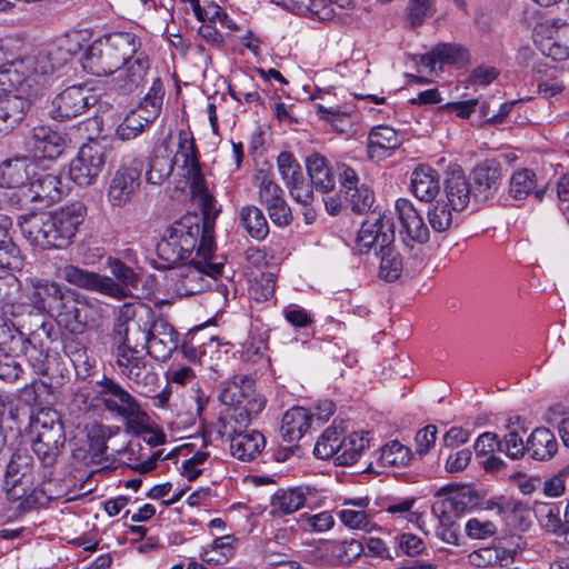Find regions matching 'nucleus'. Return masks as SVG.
Masks as SVG:
<instances>
[{"instance_id": "1", "label": "nucleus", "mask_w": 569, "mask_h": 569, "mask_svg": "<svg viewBox=\"0 0 569 569\" xmlns=\"http://www.w3.org/2000/svg\"><path fill=\"white\" fill-rule=\"evenodd\" d=\"M179 157L190 181L192 198L198 202L202 217L183 216L164 231L157 244V254L169 268L193 258L194 254L207 256L211 252L214 247V221L220 213L202 174L194 140L184 131L179 133L177 161Z\"/></svg>"}, {"instance_id": "2", "label": "nucleus", "mask_w": 569, "mask_h": 569, "mask_svg": "<svg viewBox=\"0 0 569 569\" xmlns=\"http://www.w3.org/2000/svg\"><path fill=\"white\" fill-rule=\"evenodd\" d=\"M60 47L24 46L12 38L0 39V137L12 132L26 118L36 87L60 66Z\"/></svg>"}, {"instance_id": "3", "label": "nucleus", "mask_w": 569, "mask_h": 569, "mask_svg": "<svg viewBox=\"0 0 569 569\" xmlns=\"http://www.w3.org/2000/svg\"><path fill=\"white\" fill-rule=\"evenodd\" d=\"M87 214V207L74 201L53 212H30L19 216L23 237L42 249H63L71 243Z\"/></svg>"}, {"instance_id": "4", "label": "nucleus", "mask_w": 569, "mask_h": 569, "mask_svg": "<svg viewBox=\"0 0 569 569\" xmlns=\"http://www.w3.org/2000/svg\"><path fill=\"white\" fill-rule=\"evenodd\" d=\"M107 267L112 277L81 269L73 264H64L57 269V277L82 289L122 300L137 288L139 276L132 268L118 258H108Z\"/></svg>"}, {"instance_id": "5", "label": "nucleus", "mask_w": 569, "mask_h": 569, "mask_svg": "<svg viewBox=\"0 0 569 569\" xmlns=\"http://www.w3.org/2000/svg\"><path fill=\"white\" fill-rule=\"evenodd\" d=\"M32 450L38 458V483L56 480L59 458L66 447L64 427L56 410L41 409L31 417Z\"/></svg>"}, {"instance_id": "6", "label": "nucleus", "mask_w": 569, "mask_h": 569, "mask_svg": "<svg viewBox=\"0 0 569 569\" xmlns=\"http://www.w3.org/2000/svg\"><path fill=\"white\" fill-rule=\"evenodd\" d=\"M99 387L97 398L108 412L123 419L128 433L141 436L151 432L149 415L129 391L109 378L100 381Z\"/></svg>"}, {"instance_id": "7", "label": "nucleus", "mask_w": 569, "mask_h": 569, "mask_svg": "<svg viewBox=\"0 0 569 569\" xmlns=\"http://www.w3.org/2000/svg\"><path fill=\"white\" fill-rule=\"evenodd\" d=\"M254 380L248 376L229 379L220 395V401L232 407L230 418L239 426L247 427L264 408L266 399L254 388Z\"/></svg>"}, {"instance_id": "8", "label": "nucleus", "mask_w": 569, "mask_h": 569, "mask_svg": "<svg viewBox=\"0 0 569 569\" xmlns=\"http://www.w3.org/2000/svg\"><path fill=\"white\" fill-rule=\"evenodd\" d=\"M152 313L146 306L121 309L112 330L117 348L147 349Z\"/></svg>"}, {"instance_id": "9", "label": "nucleus", "mask_w": 569, "mask_h": 569, "mask_svg": "<svg viewBox=\"0 0 569 569\" xmlns=\"http://www.w3.org/2000/svg\"><path fill=\"white\" fill-rule=\"evenodd\" d=\"M38 467L34 468L32 458L27 452L17 451L12 455L6 471L7 496L10 500H19L26 495V489L19 493L18 486L30 483L34 491L39 490L48 498H52L51 483H38Z\"/></svg>"}, {"instance_id": "10", "label": "nucleus", "mask_w": 569, "mask_h": 569, "mask_svg": "<svg viewBox=\"0 0 569 569\" xmlns=\"http://www.w3.org/2000/svg\"><path fill=\"white\" fill-rule=\"evenodd\" d=\"M388 232H391V221L386 214H379L372 218V222L367 220L362 223L358 233V241L363 247L370 248L379 243L380 248L377 252L380 259L379 277L387 282L390 281L391 274V239Z\"/></svg>"}, {"instance_id": "11", "label": "nucleus", "mask_w": 569, "mask_h": 569, "mask_svg": "<svg viewBox=\"0 0 569 569\" xmlns=\"http://www.w3.org/2000/svg\"><path fill=\"white\" fill-rule=\"evenodd\" d=\"M143 162L133 159L129 163H122L114 172L108 188V201L113 207H124L138 193L141 186Z\"/></svg>"}, {"instance_id": "12", "label": "nucleus", "mask_w": 569, "mask_h": 569, "mask_svg": "<svg viewBox=\"0 0 569 569\" xmlns=\"http://www.w3.org/2000/svg\"><path fill=\"white\" fill-rule=\"evenodd\" d=\"M106 163V152L98 142L83 144L69 167L70 179L80 187H88L98 180Z\"/></svg>"}, {"instance_id": "13", "label": "nucleus", "mask_w": 569, "mask_h": 569, "mask_svg": "<svg viewBox=\"0 0 569 569\" xmlns=\"http://www.w3.org/2000/svg\"><path fill=\"white\" fill-rule=\"evenodd\" d=\"M99 316L98 306L81 295L68 293L63 309L58 312L59 323L72 335L82 333Z\"/></svg>"}, {"instance_id": "14", "label": "nucleus", "mask_w": 569, "mask_h": 569, "mask_svg": "<svg viewBox=\"0 0 569 569\" xmlns=\"http://www.w3.org/2000/svg\"><path fill=\"white\" fill-rule=\"evenodd\" d=\"M340 193L343 196L346 206L352 212L362 214L367 212L373 202V194L365 184H359L357 172L349 166L338 164Z\"/></svg>"}, {"instance_id": "15", "label": "nucleus", "mask_w": 569, "mask_h": 569, "mask_svg": "<svg viewBox=\"0 0 569 569\" xmlns=\"http://www.w3.org/2000/svg\"><path fill=\"white\" fill-rule=\"evenodd\" d=\"M27 146L34 158L53 160L63 153L67 139L50 126L38 124L29 131Z\"/></svg>"}, {"instance_id": "16", "label": "nucleus", "mask_w": 569, "mask_h": 569, "mask_svg": "<svg viewBox=\"0 0 569 569\" xmlns=\"http://www.w3.org/2000/svg\"><path fill=\"white\" fill-rule=\"evenodd\" d=\"M395 211L401 240L410 246L412 242L423 243L429 239V229L422 216L408 199L396 201Z\"/></svg>"}, {"instance_id": "17", "label": "nucleus", "mask_w": 569, "mask_h": 569, "mask_svg": "<svg viewBox=\"0 0 569 569\" xmlns=\"http://www.w3.org/2000/svg\"><path fill=\"white\" fill-rule=\"evenodd\" d=\"M82 86H71L57 94L51 102L49 116L57 121H63L82 114L90 106L92 96Z\"/></svg>"}, {"instance_id": "18", "label": "nucleus", "mask_w": 569, "mask_h": 569, "mask_svg": "<svg viewBox=\"0 0 569 569\" xmlns=\"http://www.w3.org/2000/svg\"><path fill=\"white\" fill-rule=\"evenodd\" d=\"M538 36L536 43L542 54L557 61L569 59V23L552 21L542 24Z\"/></svg>"}, {"instance_id": "19", "label": "nucleus", "mask_w": 569, "mask_h": 569, "mask_svg": "<svg viewBox=\"0 0 569 569\" xmlns=\"http://www.w3.org/2000/svg\"><path fill=\"white\" fill-rule=\"evenodd\" d=\"M69 292L64 291L57 282L36 280L31 281L27 298L38 311L54 316L63 309V302Z\"/></svg>"}, {"instance_id": "20", "label": "nucleus", "mask_w": 569, "mask_h": 569, "mask_svg": "<svg viewBox=\"0 0 569 569\" xmlns=\"http://www.w3.org/2000/svg\"><path fill=\"white\" fill-rule=\"evenodd\" d=\"M471 176L473 200L479 203L493 199L502 186V168L495 159L479 163Z\"/></svg>"}, {"instance_id": "21", "label": "nucleus", "mask_w": 569, "mask_h": 569, "mask_svg": "<svg viewBox=\"0 0 569 569\" xmlns=\"http://www.w3.org/2000/svg\"><path fill=\"white\" fill-rule=\"evenodd\" d=\"M147 353L159 361H166L178 348V332L163 318L152 313Z\"/></svg>"}, {"instance_id": "22", "label": "nucleus", "mask_w": 569, "mask_h": 569, "mask_svg": "<svg viewBox=\"0 0 569 569\" xmlns=\"http://www.w3.org/2000/svg\"><path fill=\"white\" fill-rule=\"evenodd\" d=\"M466 507L465 498L460 496L448 497L433 503L432 513L440 522L437 535L441 540L448 543L458 542V533L452 527Z\"/></svg>"}, {"instance_id": "23", "label": "nucleus", "mask_w": 569, "mask_h": 569, "mask_svg": "<svg viewBox=\"0 0 569 569\" xmlns=\"http://www.w3.org/2000/svg\"><path fill=\"white\" fill-rule=\"evenodd\" d=\"M82 68L97 77L113 74L120 70L103 37L94 40L81 57Z\"/></svg>"}, {"instance_id": "24", "label": "nucleus", "mask_w": 569, "mask_h": 569, "mask_svg": "<svg viewBox=\"0 0 569 569\" xmlns=\"http://www.w3.org/2000/svg\"><path fill=\"white\" fill-rule=\"evenodd\" d=\"M468 59V50L459 43L441 42L420 57V64L430 73L442 71L443 64H456Z\"/></svg>"}, {"instance_id": "25", "label": "nucleus", "mask_w": 569, "mask_h": 569, "mask_svg": "<svg viewBox=\"0 0 569 569\" xmlns=\"http://www.w3.org/2000/svg\"><path fill=\"white\" fill-rule=\"evenodd\" d=\"M149 70L148 56L142 52L122 63L116 80V88L121 94H130L136 91L144 80Z\"/></svg>"}, {"instance_id": "26", "label": "nucleus", "mask_w": 569, "mask_h": 569, "mask_svg": "<svg viewBox=\"0 0 569 569\" xmlns=\"http://www.w3.org/2000/svg\"><path fill=\"white\" fill-rule=\"evenodd\" d=\"M62 182L59 176L53 173L34 172L29 182V196L34 200V204L49 207L58 202L62 197Z\"/></svg>"}, {"instance_id": "27", "label": "nucleus", "mask_w": 569, "mask_h": 569, "mask_svg": "<svg viewBox=\"0 0 569 569\" xmlns=\"http://www.w3.org/2000/svg\"><path fill=\"white\" fill-rule=\"evenodd\" d=\"M34 163L28 157H16L0 163V187L17 188L29 184L34 177Z\"/></svg>"}, {"instance_id": "28", "label": "nucleus", "mask_w": 569, "mask_h": 569, "mask_svg": "<svg viewBox=\"0 0 569 569\" xmlns=\"http://www.w3.org/2000/svg\"><path fill=\"white\" fill-rule=\"evenodd\" d=\"M443 190L447 203L453 211L465 210L473 198L472 187L461 169H455L448 173Z\"/></svg>"}, {"instance_id": "29", "label": "nucleus", "mask_w": 569, "mask_h": 569, "mask_svg": "<svg viewBox=\"0 0 569 569\" xmlns=\"http://www.w3.org/2000/svg\"><path fill=\"white\" fill-rule=\"evenodd\" d=\"M230 452L241 461H251L256 459L266 446V439L259 431L250 432L233 430L229 436Z\"/></svg>"}, {"instance_id": "30", "label": "nucleus", "mask_w": 569, "mask_h": 569, "mask_svg": "<svg viewBox=\"0 0 569 569\" xmlns=\"http://www.w3.org/2000/svg\"><path fill=\"white\" fill-rule=\"evenodd\" d=\"M416 451L409 446L393 439V479L407 483H416L420 479V472L415 468Z\"/></svg>"}, {"instance_id": "31", "label": "nucleus", "mask_w": 569, "mask_h": 569, "mask_svg": "<svg viewBox=\"0 0 569 569\" xmlns=\"http://www.w3.org/2000/svg\"><path fill=\"white\" fill-rule=\"evenodd\" d=\"M106 43L112 52L119 68L141 51V40L132 32H112L103 36Z\"/></svg>"}, {"instance_id": "32", "label": "nucleus", "mask_w": 569, "mask_h": 569, "mask_svg": "<svg viewBox=\"0 0 569 569\" xmlns=\"http://www.w3.org/2000/svg\"><path fill=\"white\" fill-rule=\"evenodd\" d=\"M411 189L422 201H431L440 190V176L430 166L421 164L411 174Z\"/></svg>"}, {"instance_id": "33", "label": "nucleus", "mask_w": 569, "mask_h": 569, "mask_svg": "<svg viewBox=\"0 0 569 569\" xmlns=\"http://www.w3.org/2000/svg\"><path fill=\"white\" fill-rule=\"evenodd\" d=\"M538 93L543 99H552L561 94L567 86L560 79L561 71L547 63L537 64L533 69Z\"/></svg>"}, {"instance_id": "34", "label": "nucleus", "mask_w": 569, "mask_h": 569, "mask_svg": "<svg viewBox=\"0 0 569 569\" xmlns=\"http://www.w3.org/2000/svg\"><path fill=\"white\" fill-rule=\"evenodd\" d=\"M308 491L302 487L278 489L271 497L270 515L281 517L297 511L303 507Z\"/></svg>"}, {"instance_id": "35", "label": "nucleus", "mask_w": 569, "mask_h": 569, "mask_svg": "<svg viewBox=\"0 0 569 569\" xmlns=\"http://www.w3.org/2000/svg\"><path fill=\"white\" fill-rule=\"evenodd\" d=\"M306 168L313 188L323 193L333 190L336 179L326 157L319 153L308 156Z\"/></svg>"}, {"instance_id": "36", "label": "nucleus", "mask_w": 569, "mask_h": 569, "mask_svg": "<svg viewBox=\"0 0 569 569\" xmlns=\"http://www.w3.org/2000/svg\"><path fill=\"white\" fill-rule=\"evenodd\" d=\"M527 453L535 460L551 459L558 450L555 435L547 428H536L526 441Z\"/></svg>"}, {"instance_id": "37", "label": "nucleus", "mask_w": 569, "mask_h": 569, "mask_svg": "<svg viewBox=\"0 0 569 569\" xmlns=\"http://www.w3.org/2000/svg\"><path fill=\"white\" fill-rule=\"evenodd\" d=\"M312 416L310 412L301 407L289 409L281 423V436L287 442L298 441L305 432L310 428Z\"/></svg>"}, {"instance_id": "38", "label": "nucleus", "mask_w": 569, "mask_h": 569, "mask_svg": "<svg viewBox=\"0 0 569 569\" xmlns=\"http://www.w3.org/2000/svg\"><path fill=\"white\" fill-rule=\"evenodd\" d=\"M367 154L373 162H380L391 156V128L386 124L373 127L367 139Z\"/></svg>"}, {"instance_id": "39", "label": "nucleus", "mask_w": 569, "mask_h": 569, "mask_svg": "<svg viewBox=\"0 0 569 569\" xmlns=\"http://www.w3.org/2000/svg\"><path fill=\"white\" fill-rule=\"evenodd\" d=\"M239 221L251 238L262 240L269 233L268 221L262 210L256 206L242 207L239 211Z\"/></svg>"}, {"instance_id": "40", "label": "nucleus", "mask_w": 569, "mask_h": 569, "mask_svg": "<svg viewBox=\"0 0 569 569\" xmlns=\"http://www.w3.org/2000/svg\"><path fill=\"white\" fill-rule=\"evenodd\" d=\"M369 440L363 432H352L341 440V446L336 456L337 466H352L356 463L362 451L368 447Z\"/></svg>"}, {"instance_id": "41", "label": "nucleus", "mask_w": 569, "mask_h": 569, "mask_svg": "<svg viewBox=\"0 0 569 569\" xmlns=\"http://www.w3.org/2000/svg\"><path fill=\"white\" fill-rule=\"evenodd\" d=\"M12 342H16L14 337H12ZM17 342L21 345V351L34 372L39 376L48 375V346L44 343H30V338L23 339L22 335L17 339Z\"/></svg>"}, {"instance_id": "42", "label": "nucleus", "mask_w": 569, "mask_h": 569, "mask_svg": "<svg viewBox=\"0 0 569 569\" xmlns=\"http://www.w3.org/2000/svg\"><path fill=\"white\" fill-rule=\"evenodd\" d=\"M154 120L156 118H149L146 112L134 108L117 127L116 134L123 141L134 139L149 128Z\"/></svg>"}, {"instance_id": "43", "label": "nucleus", "mask_w": 569, "mask_h": 569, "mask_svg": "<svg viewBox=\"0 0 569 569\" xmlns=\"http://www.w3.org/2000/svg\"><path fill=\"white\" fill-rule=\"evenodd\" d=\"M342 435L343 429L336 426V422H333V425L327 428L319 437L313 448L315 456L319 459L333 458L336 461V456L341 446Z\"/></svg>"}, {"instance_id": "44", "label": "nucleus", "mask_w": 569, "mask_h": 569, "mask_svg": "<svg viewBox=\"0 0 569 569\" xmlns=\"http://www.w3.org/2000/svg\"><path fill=\"white\" fill-rule=\"evenodd\" d=\"M177 288L184 295H194L204 288V279L194 258H191L187 266L179 269Z\"/></svg>"}, {"instance_id": "45", "label": "nucleus", "mask_w": 569, "mask_h": 569, "mask_svg": "<svg viewBox=\"0 0 569 569\" xmlns=\"http://www.w3.org/2000/svg\"><path fill=\"white\" fill-rule=\"evenodd\" d=\"M254 182L258 188V198L262 206L268 207L284 199L283 190L269 172L260 170L254 177Z\"/></svg>"}, {"instance_id": "46", "label": "nucleus", "mask_w": 569, "mask_h": 569, "mask_svg": "<svg viewBox=\"0 0 569 569\" xmlns=\"http://www.w3.org/2000/svg\"><path fill=\"white\" fill-rule=\"evenodd\" d=\"M470 562L477 567L507 566L510 552L501 547H485L469 555Z\"/></svg>"}, {"instance_id": "47", "label": "nucleus", "mask_w": 569, "mask_h": 569, "mask_svg": "<svg viewBox=\"0 0 569 569\" xmlns=\"http://www.w3.org/2000/svg\"><path fill=\"white\" fill-rule=\"evenodd\" d=\"M327 551L331 555L335 563L347 565L363 552V546L355 539L331 541L327 546Z\"/></svg>"}, {"instance_id": "48", "label": "nucleus", "mask_w": 569, "mask_h": 569, "mask_svg": "<svg viewBox=\"0 0 569 569\" xmlns=\"http://www.w3.org/2000/svg\"><path fill=\"white\" fill-rule=\"evenodd\" d=\"M164 92L162 80L160 78H156L152 81L148 93L139 102L137 108L146 112L147 117L157 119L162 109Z\"/></svg>"}, {"instance_id": "49", "label": "nucleus", "mask_w": 569, "mask_h": 569, "mask_svg": "<svg viewBox=\"0 0 569 569\" xmlns=\"http://www.w3.org/2000/svg\"><path fill=\"white\" fill-rule=\"evenodd\" d=\"M537 187L536 173L529 169L516 171L509 183V193L513 199L527 198Z\"/></svg>"}, {"instance_id": "50", "label": "nucleus", "mask_w": 569, "mask_h": 569, "mask_svg": "<svg viewBox=\"0 0 569 569\" xmlns=\"http://www.w3.org/2000/svg\"><path fill=\"white\" fill-rule=\"evenodd\" d=\"M174 160L169 154H153L146 173L148 183L161 184L173 171Z\"/></svg>"}, {"instance_id": "51", "label": "nucleus", "mask_w": 569, "mask_h": 569, "mask_svg": "<svg viewBox=\"0 0 569 569\" xmlns=\"http://www.w3.org/2000/svg\"><path fill=\"white\" fill-rule=\"evenodd\" d=\"M535 513L547 531L560 535L563 530L560 519V508L557 505L547 502L538 503L535 507Z\"/></svg>"}, {"instance_id": "52", "label": "nucleus", "mask_w": 569, "mask_h": 569, "mask_svg": "<svg viewBox=\"0 0 569 569\" xmlns=\"http://www.w3.org/2000/svg\"><path fill=\"white\" fill-rule=\"evenodd\" d=\"M450 204L437 201L428 211V220L436 232H445L453 224V216Z\"/></svg>"}, {"instance_id": "53", "label": "nucleus", "mask_w": 569, "mask_h": 569, "mask_svg": "<svg viewBox=\"0 0 569 569\" xmlns=\"http://www.w3.org/2000/svg\"><path fill=\"white\" fill-rule=\"evenodd\" d=\"M436 12V0H409L406 8L407 19L412 28L419 27Z\"/></svg>"}, {"instance_id": "54", "label": "nucleus", "mask_w": 569, "mask_h": 569, "mask_svg": "<svg viewBox=\"0 0 569 569\" xmlns=\"http://www.w3.org/2000/svg\"><path fill=\"white\" fill-rule=\"evenodd\" d=\"M499 452L506 453L509 458L516 460L527 452L526 442L518 430L508 426V432L502 439H499Z\"/></svg>"}, {"instance_id": "55", "label": "nucleus", "mask_w": 569, "mask_h": 569, "mask_svg": "<svg viewBox=\"0 0 569 569\" xmlns=\"http://www.w3.org/2000/svg\"><path fill=\"white\" fill-rule=\"evenodd\" d=\"M416 497H407V498H396L393 497V527L398 523L403 522V520H408L409 522L416 523L418 526L421 520V515L415 511H411V508L416 503Z\"/></svg>"}, {"instance_id": "56", "label": "nucleus", "mask_w": 569, "mask_h": 569, "mask_svg": "<svg viewBox=\"0 0 569 569\" xmlns=\"http://www.w3.org/2000/svg\"><path fill=\"white\" fill-rule=\"evenodd\" d=\"M278 170L286 186L302 177V170L295 156L289 151H282L277 158Z\"/></svg>"}, {"instance_id": "57", "label": "nucleus", "mask_w": 569, "mask_h": 569, "mask_svg": "<svg viewBox=\"0 0 569 569\" xmlns=\"http://www.w3.org/2000/svg\"><path fill=\"white\" fill-rule=\"evenodd\" d=\"M297 14L317 17L325 19L333 11L329 9L326 0H297L293 2V9Z\"/></svg>"}, {"instance_id": "58", "label": "nucleus", "mask_w": 569, "mask_h": 569, "mask_svg": "<svg viewBox=\"0 0 569 569\" xmlns=\"http://www.w3.org/2000/svg\"><path fill=\"white\" fill-rule=\"evenodd\" d=\"M146 349H133L132 348H117L116 357H117V366L119 367L122 375L131 373L132 367L141 363L146 358L142 352Z\"/></svg>"}, {"instance_id": "59", "label": "nucleus", "mask_w": 569, "mask_h": 569, "mask_svg": "<svg viewBox=\"0 0 569 569\" xmlns=\"http://www.w3.org/2000/svg\"><path fill=\"white\" fill-rule=\"evenodd\" d=\"M236 540L237 539L231 535L216 538L212 543V551H220V558L209 557V551H206L204 556H203V560L209 563L210 562L220 563L222 560L223 561L229 560L234 555L233 542Z\"/></svg>"}, {"instance_id": "60", "label": "nucleus", "mask_w": 569, "mask_h": 569, "mask_svg": "<svg viewBox=\"0 0 569 569\" xmlns=\"http://www.w3.org/2000/svg\"><path fill=\"white\" fill-rule=\"evenodd\" d=\"M437 433L438 429L435 425H427L416 433V453L418 457H425L435 447Z\"/></svg>"}, {"instance_id": "61", "label": "nucleus", "mask_w": 569, "mask_h": 569, "mask_svg": "<svg viewBox=\"0 0 569 569\" xmlns=\"http://www.w3.org/2000/svg\"><path fill=\"white\" fill-rule=\"evenodd\" d=\"M466 533L471 539H487L498 531L497 526L490 520L471 518L466 523Z\"/></svg>"}, {"instance_id": "62", "label": "nucleus", "mask_w": 569, "mask_h": 569, "mask_svg": "<svg viewBox=\"0 0 569 569\" xmlns=\"http://www.w3.org/2000/svg\"><path fill=\"white\" fill-rule=\"evenodd\" d=\"M28 338L30 343H48L58 339V330L51 320H42L37 328L31 329Z\"/></svg>"}, {"instance_id": "63", "label": "nucleus", "mask_w": 569, "mask_h": 569, "mask_svg": "<svg viewBox=\"0 0 569 569\" xmlns=\"http://www.w3.org/2000/svg\"><path fill=\"white\" fill-rule=\"evenodd\" d=\"M19 249L8 232L0 227V268H11L18 259Z\"/></svg>"}, {"instance_id": "64", "label": "nucleus", "mask_w": 569, "mask_h": 569, "mask_svg": "<svg viewBox=\"0 0 569 569\" xmlns=\"http://www.w3.org/2000/svg\"><path fill=\"white\" fill-rule=\"evenodd\" d=\"M129 380L133 381L138 387L151 388L157 385L158 375L148 370L146 360L132 367L131 373H124Z\"/></svg>"}]
</instances>
